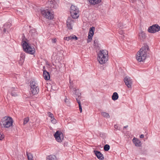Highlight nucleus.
I'll list each match as a JSON object with an SVG mask.
<instances>
[{
    "mask_svg": "<svg viewBox=\"0 0 160 160\" xmlns=\"http://www.w3.org/2000/svg\"><path fill=\"white\" fill-rule=\"evenodd\" d=\"M132 2H134L135 1H136V0H131Z\"/></svg>",
    "mask_w": 160,
    "mask_h": 160,
    "instance_id": "nucleus-38",
    "label": "nucleus"
},
{
    "mask_svg": "<svg viewBox=\"0 0 160 160\" xmlns=\"http://www.w3.org/2000/svg\"><path fill=\"white\" fill-rule=\"evenodd\" d=\"M110 148V147L109 145L106 144L104 147V150L105 151H107L109 150Z\"/></svg>",
    "mask_w": 160,
    "mask_h": 160,
    "instance_id": "nucleus-27",
    "label": "nucleus"
},
{
    "mask_svg": "<svg viewBox=\"0 0 160 160\" xmlns=\"http://www.w3.org/2000/svg\"><path fill=\"white\" fill-rule=\"evenodd\" d=\"M132 142L136 146L139 147L141 146V141L137 138H134L132 140Z\"/></svg>",
    "mask_w": 160,
    "mask_h": 160,
    "instance_id": "nucleus-21",
    "label": "nucleus"
},
{
    "mask_svg": "<svg viewBox=\"0 0 160 160\" xmlns=\"http://www.w3.org/2000/svg\"><path fill=\"white\" fill-rule=\"evenodd\" d=\"M22 45L24 51L27 53L33 55L35 52V49L33 46H31L26 41L23 40Z\"/></svg>",
    "mask_w": 160,
    "mask_h": 160,
    "instance_id": "nucleus-3",
    "label": "nucleus"
},
{
    "mask_svg": "<svg viewBox=\"0 0 160 160\" xmlns=\"http://www.w3.org/2000/svg\"><path fill=\"white\" fill-rule=\"evenodd\" d=\"M108 59V52L106 50H100L98 53L97 59L99 63L103 64L106 62Z\"/></svg>",
    "mask_w": 160,
    "mask_h": 160,
    "instance_id": "nucleus-2",
    "label": "nucleus"
},
{
    "mask_svg": "<svg viewBox=\"0 0 160 160\" xmlns=\"http://www.w3.org/2000/svg\"><path fill=\"white\" fill-rule=\"evenodd\" d=\"M118 97L119 96L118 93L116 92H114L112 96V100L115 101L118 99Z\"/></svg>",
    "mask_w": 160,
    "mask_h": 160,
    "instance_id": "nucleus-23",
    "label": "nucleus"
},
{
    "mask_svg": "<svg viewBox=\"0 0 160 160\" xmlns=\"http://www.w3.org/2000/svg\"><path fill=\"white\" fill-rule=\"evenodd\" d=\"M53 118H55L54 117H53L52 118H51V121L53 119Z\"/></svg>",
    "mask_w": 160,
    "mask_h": 160,
    "instance_id": "nucleus-40",
    "label": "nucleus"
},
{
    "mask_svg": "<svg viewBox=\"0 0 160 160\" xmlns=\"http://www.w3.org/2000/svg\"><path fill=\"white\" fill-rule=\"evenodd\" d=\"M56 157L53 155H50L47 157V160H56Z\"/></svg>",
    "mask_w": 160,
    "mask_h": 160,
    "instance_id": "nucleus-24",
    "label": "nucleus"
},
{
    "mask_svg": "<svg viewBox=\"0 0 160 160\" xmlns=\"http://www.w3.org/2000/svg\"><path fill=\"white\" fill-rule=\"evenodd\" d=\"M63 39L65 40H67L68 41L71 40V36H70L68 37H65Z\"/></svg>",
    "mask_w": 160,
    "mask_h": 160,
    "instance_id": "nucleus-31",
    "label": "nucleus"
},
{
    "mask_svg": "<svg viewBox=\"0 0 160 160\" xmlns=\"http://www.w3.org/2000/svg\"><path fill=\"white\" fill-rule=\"evenodd\" d=\"M90 4L95 5L100 4L102 2V0H87Z\"/></svg>",
    "mask_w": 160,
    "mask_h": 160,
    "instance_id": "nucleus-18",
    "label": "nucleus"
},
{
    "mask_svg": "<svg viewBox=\"0 0 160 160\" xmlns=\"http://www.w3.org/2000/svg\"><path fill=\"white\" fill-rule=\"evenodd\" d=\"M146 38V35L145 32L141 31L138 34V38L141 41H143Z\"/></svg>",
    "mask_w": 160,
    "mask_h": 160,
    "instance_id": "nucleus-20",
    "label": "nucleus"
},
{
    "mask_svg": "<svg viewBox=\"0 0 160 160\" xmlns=\"http://www.w3.org/2000/svg\"><path fill=\"white\" fill-rule=\"evenodd\" d=\"M33 31H34V32H35L36 30H32L30 31V32H33Z\"/></svg>",
    "mask_w": 160,
    "mask_h": 160,
    "instance_id": "nucleus-37",
    "label": "nucleus"
},
{
    "mask_svg": "<svg viewBox=\"0 0 160 160\" xmlns=\"http://www.w3.org/2000/svg\"><path fill=\"white\" fill-rule=\"evenodd\" d=\"M43 75L44 79L45 80H49L50 78V76L49 73L46 70L43 71Z\"/></svg>",
    "mask_w": 160,
    "mask_h": 160,
    "instance_id": "nucleus-22",
    "label": "nucleus"
},
{
    "mask_svg": "<svg viewBox=\"0 0 160 160\" xmlns=\"http://www.w3.org/2000/svg\"><path fill=\"white\" fill-rule=\"evenodd\" d=\"M8 93L12 96L16 97L18 96V92L17 88H11L9 89Z\"/></svg>",
    "mask_w": 160,
    "mask_h": 160,
    "instance_id": "nucleus-15",
    "label": "nucleus"
},
{
    "mask_svg": "<svg viewBox=\"0 0 160 160\" xmlns=\"http://www.w3.org/2000/svg\"><path fill=\"white\" fill-rule=\"evenodd\" d=\"M27 156L28 160H33V157L31 153L27 152Z\"/></svg>",
    "mask_w": 160,
    "mask_h": 160,
    "instance_id": "nucleus-26",
    "label": "nucleus"
},
{
    "mask_svg": "<svg viewBox=\"0 0 160 160\" xmlns=\"http://www.w3.org/2000/svg\"><path fill=\"white\" fill-rule=\"evenodd\" d=\"M13 121L9 117H5L1 120V122L4 128H8L12 126Z\"/></svg>",
    "mask_w": 160,
    "mask_h": 160,
    "instance_id": "nucleus-4",
    "label": "nucleus"
},
{
    "mask_svg": "<svg viewBox=\"0 0 160 160\" xmlns=\"http://www.w3.org/2000/svg\"><path fill=\"white\" fill-rule=\"evenodd\" d=\"M6 31V29L4 28V29H3V31L4 32H5Z\"/></svg>",
    "mask_w": 160,
    "mask_h": 160,
    "instance_id": "nucleus-39",
    "label": "nucleus"
},
{
    "mask_svg": "<svg viewBox=\"0 0 160 160\" xmlns=\"http://www.w3.org/2000/svg\"><path fill=\"white\" fill-rule=\"evenodd\" d=\"M82 112V108L81 107V113Z\"/></svg>",
    "mask_w": 160,
    "mask_h": 160,
    "instance_id": "nucleus-41",
    "label": "nucleus"
},
{
    "mask_svg": "<svg viewBox=\"0 0 160 160\" xmlns=\"http://www.w3.org/2000/svg\"><path fill=\"white\" fill-rule=\"evenodd\" d=\"M51 122L53 124H55L56 123V120L55 118H53V119L52 120Z\"/></svg>",
    "mask_w": 160,
    "mask_h": 160,
    "instance_id": "nucleus-32",
    "label": "nucleus"
},
{
    "mask_svg": "<svg viewBox=\"0 0 160 160\" xmlns=\"http://www.w3.org/2000/svg\"><path fill=\"white\" fill-rule=\"evenodd\" d=\"M57 41V39L56 38H53L52 39V42L53 43H56Z\"/></svg>",
    "mask_w": 160,
    "mask_h": 160,
    "instance_id": "nucleus-33",
    "label": "nucleus"
},
{
    "mask_svg": "<svg viewBox=\"0 0 160 160\" xmlns=\"http://www.w3.org/2000/svg\"><path fill=\"white\" fill-rule=\"evenodd\" d=\"M54 136L57 141L60 142L63 139L64 136L62 132L58 130L56 131Z\"/></svg>",
    "mask_w": 160,
    "mask_h": 160,
    "instance_id": "nucleus-9",
    "label": "nucleus"
},
{
    "mask_svg": "<svg viewBox=\"0 0 160 160\" xmlns=\"http://www.w3.org/2000/svg\"><path fill=\"white\" fill-rule=\"evenodd\" d=\"M4 138V136L2 134L0 133V140H2Z\"/></svg>",
    "mask_w": 160,
    "mask_h": 160,
    "instance_id": "nucleus-34",
    "label": "nucleus"
},
{
    "mask_svg": "<svg viewBox=\"0 0 160 160\" xmlns=\"http://www.w3.org/2000/svg\"><path fill=\"white\" fill-rule=\"evenodd\" d=\"M48 3L50 5L51 8L55 9L58 7V4L55 0H48Z\"/></svg>",
    "mask_w": 160,
    "mask_h": 160,
    "instance_id": "nucleus-16",
    "label": "nucleus"
},
{
    "mask_svg": "<svg viewBox=\"0 0 160 160\" xmlns=\"http://www.w3.org/2000/svg\"><path fill=\"white\" fill-rule=\"evenodd\" d=\"M96 42H97V41H96V40H95V41H94V43L95 44V43H96Z\"/></svg>",
    "mask_w": 160,
    "mask_h": 160,
    "instance_id": "nucleus-42",
    "label": "nucleus"
},
{
    "mask_svg": "<svg viewBox=\"0 0 160 160\" xmlns=\"http://www.w3.org/2000/svg\"><path fill=\"white\" fill-rule=\"evenodd\" d=\"M114 128L116 129H118V126L117 124L115 125H114Z\"/></svg>",
    "mask_w": 160,
    "mask_h": 160,
    "instance_id": "nucleus-35",
    "label": "nucleus"
},
{
    "mask_svg": "<svg viewBox=\"0 0 160 160\" xmlns=\"http://www.w3.org/2000/svg\"><path fill=\"white\" fill-rule=\"evenodd\" d=\"M95 154L97 157V158L100 160H103L104 159V156L100 152L94 151Z\"/></svg>",
    "mask_w": 160,
    "mask_h": 160,
    "instance_id": "nucleus-19",
    "label": "nucleus"
},
{
    "mask_svg": "<svg viewBox=\"0 0 160 160\" xmlns=\"http://www.w3.org/2000/svg\"><path fill=\"white\" fill-rule=\"evenodd\" d=\"M150 50L147 45H144L138 52L136 59L139 62H143L146 59Z\"/></svg>",
    "mask_w": 160,
    "mask_h": 160,
    "instance_id": "nucleus-1",
    "label": "nucleus"
},
{
    "mask_svg": "<svg viewBox=\"0 0 160 160\" xmlns=\"http://www.w3.org/2000/svg\"><path fill=\"white\" fill-rule=\"evenodd\" d=\"M124 81L125 85L128 88H131L132 84V80L128 76H126L124 79Z\"/></svg>",
    "mask_w": 160,
    "mask_h": 160,
    "instance_id": "nucleus-10",
    "label": "nucleus"
},
{
    "mask_svg": "<svg viewBox=\"0 0 160 160\" xmlns=\"http://www.w3.org/2000/svg\"><path fill=\"white\" fill-rule=\"evenodd\" d=\"M31 92L33 95L37 94L39 92V88L37 83L32 82L30 84Z\"/></svg>",
    "mask_w": 160,
    "mask_h": 160,
    "instance_id": "nucleus-8",
    "label": "nucleus"
},
{
    "mask_svg": "<svg viewBox=\"0 0 160 160\" xmlns=\"http://www.w3.org/2000/svg\"><path fill=\"white\" fill-rule=\"evenodd\" d=\"M71 40H76L78 39V38L75 35L72 34L70 36Z\"/></svg>",
    "mask_w": 160,
    "mask_h": 160,
    "instance_id": "nucleus-28",
    "label": "nucleus"
},
{
    "mask_svg": "<svg viewBox=\"0 0 160 160\" xmlns=\"http://www.w3.org/2000/svg\"><path fill=\"white\" fill-rule=\"evenodd\" d=\"M73 20L70 17L68 18L67 21V26L68 29H72L74 24Z\"/></svg>",
    "mask_w": 160,
    "mask_h": 160,
    "instance_id": "nucleus-13",
    "label": "nucleus"
},
{
    "mask_svg": "<svg viewBox=\"0 0 160 160\" xmlns=\"http://www.w3.org/2000/svg\"><path fill=\"white\" fill-rule=\"evenodd\" d=\"M90 4L95 5L100 4L102 2V0H87Z\"/></svg>",
    "mask_w": 160,
    "mask_h": 160,
    "instance_id": "nucleus-17",
    "label": "nucleus"
},
{
    "mask_svg": "<svg viewBox=\"0 0 160 160\" xmlns=\"http://www.w3.org/2000/svg\"><path fill=\"white\" fill-rule=\"evenodd\" d=\"M47 113L48 115L50 118H52L54 117L53 114L49 112H48Z\"/></svg>",
    "mask_w": 160,
    "mask_h": 160,
    "instance_id": "nucleus-30",
    "label": "nucleus"
},
{
    "mask_svg": "<svg viewBox=\"0 0 160 160\" xmlns=\"http://www.w3.org/2000/svg\"><path fill=\"white\" fill-rule=\"evenodd\" d=\"M101 114L104 118H110V116L109 115V114L108 113H107L106 112H101Z\"/></svg>",
    "mask_w": 160,
    "mask_h": 160,
    "instance_id": "nucleus-25",
    "label": "nucleus"
},
{
    "mask_svg": "<svg viewBox=\"0 0 160 160\" xmlns=\"http://www.w3.org/2000/svg\"><path fill=\"white\" fill-rule=\"evenodd\" d=\"M70 12L72 18L76 19L79 17V11L76 6L72 5L70 7Z\"/></svg>",
    "mask_w": 160,
    "mask_h": 160,
    "instance_id": "nucleus-6",
    "label": "nucleus"
},
{
    "mask_svg": "<svg viewBox=\"0 0 160 160\" xmlns=\"http://www.w3.org/2000/svg\"><path fill=\"white\" fill-rule=\"evenodd\" d=\"M70 12L72 18L76 19L79 17V11L76 6L72 5L70 7Z\"/></svg>",
    "mask_w": 160,
    "mask_h": 160,
    "instance_id": "nucleus-5",
    "label": "nucleus"
},
{
    "mask_svg": "<svg viewBox=\"0 0 160 160\" xmlns=\"http://www.w3.org/2000/svg\"><path fill=\"white\" fill-rule=\"evenodd\" d=\"M94 27H92L90 28L88 36V39H87V42H90L91 41L94 34Z\"/></svg>",
    "mask_w": 160,
    "mask_h": 160,
    "instance_id": "nucleus-14",
    "label": "nucleus"
},
{
    "mask_svg": "<svg viewBox=\"0 0 160 160\" xmlns=\"http://www.w3.org/2000/svg\"><path fill=\"white\" fill-rule=\"evenodd\" d=\"M160 28V27L158 25H153L150 27L148 29V32L152 33H154L158 31Z\"/></svg>",
    "mask_w": 160,
    "mask_h": 160,
    "instance_id": "nucleus-11",
    "label": "nucleus"
},
{
    "mask_svg": "<svg viewBox=\"0 0 160 160\" xmlns=\"http://www.w3.org/2000/svg\"><path fill=\"white\" fill-rule=\"evenodd\" d=\"M73 90L75 91V94L74 96L75 97L77 102L78 104V107L79 110H80V98H79L80 92L79 90L78 89H76L74 88Z\"/></svg>",
    "mask_w": 160,
    "mask_h": 160,
    "instance_id": "nucleus-12",
    "label": "nucleus"
},
{
    "mask_svg": "<svg viewBox=\"0 0 160 160\" xmlns=\"http://www.w3.org/2000/svg\"><path fill=\"white\" fill-rule=\"evenodd\" d=\"M41 14L45 18L49 19H52L54 18L53 12H51L48 9H41Z\"/></svg>",
    "mask_w": 160,
    "mask_h": 160,
    "instance_id": "nucleus-7",
    "label": "nucleus"
},
{
    "mask_svg": "<svg viewBox=\"0 0 160 160\" xmlns=\"http://www.w3.org/2000/svg\"><path fill=\"white\" fill-rule=\"evenodd\" d=\"M29 117H27L25 118L24 120L23 124L24 125H25L29 122Z\"/></svg>",
    "mask_w": 160,
    "mask_h": 160,
    "instance_id": "nucleus-29",
    "label": "nucleus"
},
{
    "mask_svg": "<svg viewBox=\"0 0 160 160\" xmlns=\"http://www.w3.org/2000/svg\"><path fill=\"white\" fill-rule=\"evenodd\" d=\"M140 137L141 138H143L144 137V135L143 134H141L140 136Z\"/></svg>",
    "mask_w": 160,
    "mask_h": 160,
    "instance_id": "nucleus-36",
    "label": "nucleus"
}]
</instances>
